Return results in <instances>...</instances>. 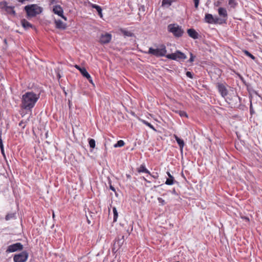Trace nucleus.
Returning <instances> with one entry per match:
<instances>
[{
  "label": "nucleus",
  "mask_w": 262,
  "mask_h": 262,
  "mask_svg": "<svg viewBox=\"0 0 262 262\" xmlns=\"http://www.w3.org/2000/svg\"><path fill=\"white\" fill-rule=\"evenodd\" d=\"M39 98V94H36L33 92H27L22 96L21 106L26 110H31L35 106Z\"/></svg>",
  "instance_id": "f257e3e1"
},
{
  "label": "nucleus",
  "mask_w": 262,
  "mask_h": 262,
  "mask_svg": "<svg viewBox=\"0 0 262 262\" xmlns=\"http://www.w3.org/2000/svg\"><path fill=\"white\" fill-rule=\"evenodd\" d=\"M25 10L28 17H34L42 11V8L36 4L26 6L25 7Z\"/></svg>",
  "instance_id": "f03ea898"
},
{
  "label": "nucleus",
  "mask_w": 262,
  "mask_h": 262,
  "mask_svg": "<svg viewBox=\"0 0 262 262\" xmlns=\"http://www.w3.org/2000/svg\"><path fill=\"white\" fill-rule=\"evenodd\" d=\"M166 47L164 45L159 46L157 49L149 48L148 51L147 52L149 54H151L157 57L166 56Z\"/></svg>",
  "instance_id": "7ed1b4c3"
},
{
  "label": "nucleus",
  "mask_w": 262,
  "mask_h": 262,
  "mask_svg": "<svg viewBox=\"0 0 262 262\" xmlns=\"http://www.w3.org/2000/svg\"><path fill=\"white\" fill-rule=\"evenodd\" d=\"M167 29L169 32L172 33L177 37H181L184 33V31L182 27L176 24H169L167 27Z\"/></svg>",
  "instance_id": "20e7f679"
},
{
  "label": "nucleus",
  "mask_w": 262,
  "mask_h": 262,
  "mask_svg": "<svg viewBox=\"0 0 262 262\" xmlns=\"http://www.w3.org/2000/svg\"><path fill=\"white\" fill-rule=\"evenodd\" d=\"M166 58L172 60L185 59L186 56L182 52L177 51L175 53L167 54L166 55Z\"/></svg>",
  "instance_id": "39448f33"
},
{
  "label": "nucleus",
  "mask_w": 262,
  "mask_h": 262,
  "mask_svg": "<svg viewBox=\"0 0 262 262\" xmlns=\"http://www.w3.org/2000/svg\"><path fill=\"white\" fill-rule=\"evenodd\" d=\"M28 257V254L26 251H23L19 254L15 255L13 257L15 262H25Z\"/></svg>",
  "instance_id": "423d86ee"
},
{
  "label": "nucleus",
  "mask_w": 262,
  "mask_h": 262,
  "mask_svg": "<svg viewBox=\"0 0 262 262\" xmlns=\"http://www.w3.org/2000/svg\"><path fill=\"white\" fill-rule=\"evenodd\" d=\"M23 248V245L20 243H17L8 247L6 250L7 252H14L17 250H22Z\"/></svg>",
  "instance_id": "0eeeda50"
},
{
  "label": "nucleus",
  "mask_w": 262,
  "mask_h": 262,
  "mask_svg": "<svg viewBox=\"0 0 262 262\" xmlns=\"http://www.w3.org/2000/svg\"><path fill=\"white\" fill-rule=\"evenodd\" d=\"M53 12L58 15V16L61 17L64 20L67 21V18L66 17L63 16V10L62 7L60 5H56L54 6L53 9Z\"/></svg>",
  "instance_id": "6e6552de"
},
{
  "label": "nucleus",
  "mask_w": 262,
  "mask_h": 262,
  "mask_svg": "<svg viewBox=\"0 0 262 262\" xmlns=\"http://www.w3.org/2000/svg\"><path fill=\"white\" fill-rule=\"evenodd\" d=\"M112 39V35L109 33L101 34L99 41L102 44L107 43L110 42Z\"/></svg>",
  "instance_id": "1a4fd4ad"
},
{
  "label": "nucleus",
  "mask_w": 262,
  "mask_h": 262,
  "mask_svg": "<svg viewBox=\"0 0 262 262\" xmlns=\"http://www.w3.org/2000/svg\"><path fill=\"white\" fill-rule=\"evenodd\" d=\"M205 21L209 24L217 23L219 18L217 17H214L211 14H206L205 17Z\"/></svg>",
  "instance_id": "9d476101"
},
{
  "label": "nucleus",
  "mask_w": 262,
  "mask_h": 262,
  "mask_svg": "<svg viewBox=\"0 0 262 262\" xmlns=\"http://www.w3.org/2000/svg\"><path fill=\"white\" fill-rule=\"evenodd\" d=\"M54 23L56 28L58 29L65 30L67 28V24L60 19H55Z\"/></svg>",
  "instance_id": "9b49d317"
},
{
  "label": "nucleus",
  "mask_w": 262,
  "mask_h": 262,
  "mask_svg": "<svg viewBox=\"0 0 262 262\" xmlns=\"http://www.w3.org/2000/svg\"><path fill=\"white\" fill-rule=\"evenodd\" d=\"M217 89L219 92L223 97H224L226 96H227L228 92L224 85H223V84H218Z\"/></svg>",
  "instance_id": "f8f14e48"
},
{
  "label": "nucleus",
  "mask_w": 262,
  "mask_h": 262,
  "mask_svg": "<svg viewBox=\"0 0 262 262\" xmlns=\"http://www.w3.org/2000/svg\"><path fill=\"white\" fill-rule=\"evenodd\" d=\"M187 33L188 35L193 39H197L199 37V34L193 29H189L187 30Z\"/></svg>",
  "instance_id": "ddd939ff"
},
{
  "label": "nucleus",
  "mask_w": 262,
  "mask_h": 262,
  "mask_svg": "<svg viewBox=\"0 0 262 262\" xmlns=\"http://www.w3.org/2000/svg\"><path fill=\"white\" fill-rule=\"evenodd\" d=\"M123 243V239H118L117 240H116L114 244V248H113V251H116V252L118 250V249L120 248Z\"/></svg>",
  "instance_id": "4468645a"
},
{
  "label": "nucleus",
  "mask_w": 262,
  "mask_h": 262,
  "mask_svg": "<svg viewBox=\"0 0 262 262\" xmlns=\"http://www.w3.org/2000/svg\"><path fill=\"white\" fill-rule=\"evenodd\" d=\"M218 13L219 15L223 17L226 18L227 17L228 14L227 10L225 8L223 7H220L218 9Z\"/></svg>",
  "instance_id": "2eb2a0df"
},
{
  "label": "nucleus",
  "mask_w": 262,
  "mask_h": 262,
  "mask_svg": "<svg viewBox=\"0 0 262 262\" xmlns=\"http://www.w3.org/2000/svg\"><path fill=\"white\" fill-rule=\"evenodd\" d=\"M174 138L176 139V140L177 141L178 144H179V145L180 146L181 152H183V147H184V145H185L184 141L182 139L179 138L176 135H174Z\"/></svg>",
  "instance_id": "dca6fc26"
},
{
  "label": "nucleus",
  "mask_w": 262,
  "mask_h": 262,
  "mask_svg": "<svg viewBox=\"0 0 262 262\" xmlns=\"http://www.w3.org/2000/svg\"><path fill=\"white\" fill-rule=\"evenodd\" d=\"M21 25L25 29H28L33 27V26L25 19L21 20Z\"/></svg>",
  "instance_id": "f3484780"
},
{
  "label": "nucleus",
  "mask_w": 262,
  "mask_h": 262,
  "mask_svg": "<svg viewBox=\"0 0 262 262\" xmlns=\"http://www.w3.org/2000/svg\"><path fill=\"white\" fill-rule=\"evenodd\" d=\"M169 178L167 179L165 184L168 185H171L173 184V177L171 175L169 172H167Z\"/></svg>",
  "instance_id": "a211bd4d"
},
{
  "label": "nucleus",
  "mask_w": 262,
  "mask_h": 262,
  "mask_svg": "<svg viewBox=\"0 0 262 262\" xmlns=\"http://www.w3.org/2000/svg\"><path fill=\"white\" fill-rule=\"evenodd\" d=\"M92 7L93 8L96 9L99 15L102 17V9L100 6L97 5L96 4H91Z\"/></svg>",
  "instance_id": "6ab92c4d"
},
{
  "label": "nucleus",
  "mask_w": 262,
  "mask_h": 262,
  "mask_svg": "<svg viewBox=\"0 0 262 262\" xmlns=\"http://www.w3.org/2000/svg\"><path fill=\"white\" fill-rule=\"evenodd\" d=\"M137 171L138 172H145L150 174V172L146 168L145 165L143 164L140 165V166L138 168Z\"/></svg>",
  "instance_id": "aec40b11"
},
{
  "label": "nucleus",
  "mask_w": 262,
  "mask_h": 262,
  "mask_svg": "<svg viewBox=\"0 0 262 262\" xmlns=\"http://www.w3.org/2000/svg\"><path fill=\"white\" fill-rule=\"evenodd\" d=\"M80 72L83 76L85 77L86 79H90V75L88 73L85 68H82V69H80Z\"/></svg>",
  "instance_id": "412c9836"
},
{
  "label": "nucleus",
  "mask_w": 262,
  "mask_h": 262,
  "mask_svg": "<svg viewBox=\"0 0 262 262\" xmlns=\"http://www.w3.org/2000/svg\"><path fill=\"white\" fill-rule=\"evenodd\" d=\"M238 5L237 0H229L228 6L231 8L234 9Z\"/></svg>",
  "instance_id": "4be33fe9"
},
{
  "label": "nucleus",
  "mask_w": 262,
  "mask_h": 262,
  "mask_svg": "<svg viewBox=\"0 0 262 262\" xmlns=\"http://www.w3.org/2000/svg\"><path fill=\"white\" fill-rule=\"evenodd\" d=\"M174 1V0H163L162 5V6L164 7H168L171 5L172 3Z\"/></svg>",
  "instance_id": "5701e85b"
},
{
  "label": "nucleus",
  "mask_w": 262,
  "mask_h": 262,
  "mask_svg": "<svg viewBox=\"0 0 262 262\" xmlns=\"http://www.w3.org/2000/svg\"><path fill=\"white\" fill-rule=\"evenodd\" d=\"M121 32L125 36L130 37V36H132L133 35V33L132 32H130V31H127L124 29H121Z\"/></svg>",
  "instance_id": "b1692460"
},
{
  "label": "nucleus",
  "mask_w": 262,
  "mask_h": 262,
  "mask_svg": "<svg viewBox=\"0 0 262 262\" xmlns=\"http://www.w3.org/2000/svg\"><path fill=\"white\" fill-rule=\"evenodd\" d=\"M8 13H11L13 14H15V11L13 10V8L11 6H8L5 9Z\"/></svg>",
  "instance_id": "393cba45"
},
{
  "label": "nucleus",
  "mask_w": 262,
  "mask_h": 262,
  "mask_svg": "<svg viewBox=\"0 0 262 262\" xmlns=\"http://www.w3.org/2000/svg\"><path fill=\"white\" fill-rule=\"evenodd\" d=\"M124 145V142L123 140H119L117 142L116 144H115L114 146V147H122Z\"/></svg>",
  "instance_id": "a878e982"
},
{
  "label": "nucleus",
  "mask_w": 262,
  "mask_h": 262,
  "mask_svg": "<svg viewBox=\"0 0 262 262\" xmlns=\"http://www.w3.org/2000/svg\"><path fill=\"white\" fill-rule=\"evenodd\" d=\"M142 122L145 125H146L147 126H149L150 128H151L152 130L156 131V129H155V128L154 127V126L152 125H151L150 123L148 122L147 121H145V120H142Z\"/></svg>",
  "instance_id": "bb28decb"
},
{
  "label": "nucleus",
  "mask_w": 262,
  "mask_h": 262,
  "mask_svg": "<svg viewBox=\"0 0 262 262\" xmlns=\"http://www.w3.org/2000/svg\"><path fill=\"white\" fill-rule=\"evenodd\" d=\"M113 211L114 213V221L116 222L118 217V212L116 207H113Z\"/></svg>",
  "instance_id": "cd10ccee"
},
{
  "label": "nucleus",
  "mask_w": 262,
  "mask_h": 262,
  "mask_svg": "<svg viewBox=\"0 0 262 262\" xmlns=\"http://www.w3.org/2000/svg\"><path fill=\"white\" fill-rule=\"evenodd\" d=\"M89 145L90 147L94 148L95 147V141L93 139H91L89 140Z\"/></svg>",
  "instance_id": "c85d7f7f"
},
{
  "label": "nucleus",
  "mask_w": 262,
  "mask_h": 262,
  "mask_svg": "<svg viewBox=\"0 0 262 262\" xmlns=\"http://www.w3.org/2000/svg\"><path fill=\"white\" fill-rule=\"evenodd\" d=\"M178 113L181 117H185L188 118L187 113L184 111H180L178 112Z\"/></svg>",
  "instance_id": "c756f323"
},
{
  "label": "nucleus",
  "mask_w": 262,
  "mask_h": 262,
  "mask_svg": "<svg viewBox=\"0 0 262 262\" xmlns=\"http://www.w3.org/2000/svg\"><path fill=\"white\" fill-rule=\"evenodd\" d=\"M15 216V214L14 213H11V214H7L6 216V220H9L12 218H13Z\"/></svg>",
  "instance_id": "7c9ffc66"
},
{
  "label": "nucleus",
  "mask_w": 262,
  "mask_h": 262,
  "mask_svg": "<svg viewBox=\"0 0 262 262\" xmlns=\"http://www.w3.org/2000/svg\"><path fill=\"white\" fill-rule=\"evenodd\" d=\"M0 6L2 8L4 9H6V8L8 7V6H7V4L6 2H1L0 3Z\"/></svg>",
  "instance_id": "2f4dec72"
},
{
  "label": "nucleus",
  "mask_w": 262,
  "mask_h": 262,
  "mask_svg": "<svg viewBox=\"0 0 262 262\" xmlns=\"http://www.w3.org/2000/svg\"><path fill=\"white\" fill-rule=\"evenodd\" d=\"M244 53L246 55L250 57L251 59H255V57L253 55H252L250 53H249L248 51L245 50V51H244Z\"/></svg>",
  "instance_id": "473e14b6"
},
{
  "label": "nucleus",
  "mask_w": 262,
  "mask_h": 262,
  "mask_svg": "<svg viewBox=\"0 0 262 262\" xmlns=\"http://www.w3.org/2000/svg\"><path fill=\"white\" fill-rule=\"evenodd\" d=\"M158 201H159V203L161 205H164L165 204V201H164L163 199H162V198H158Z\"/></svg>",
  "instance_id": "72a5a7b5"
},
{
  "label": "nucleus",
  "mask_w": 262,
  "mask_h": 262,
  "mask_svg": "<svg viewBox=\"0 0 262 262\" xmlns=\"http://www.w3.org/2000/svg\"><path fill=\"white\" fill-rule=\"evenodd\" d=\"M19 126L22 127L23 128H24L26 126V122H24L23 121H21L19 123Z\"/></svg>",
  "instance_id": "f704fd0d"
},
{
  "label": "nucleus",
  "mask_w": 262,
  "mask_h": 262,
  "mask_svg": "<svg viewBox=\"0 0 262 262\" xmlns=\"http://www.w3.org/2000/svg\"><path fill=\"white\" fill-rule=\"evenodd\" d=\"M186 76H187L188 77H189V78H191V79H192V78H193V75H192V73H191L190 72H189V71H187V72H186Z\"/></svg>",
  "instance_id": "c9c22d12"
},
{
  "label": "nucleus",
  "mask_w": 262,
  "mask_h": 262,
  "mask_svg": "<svg viewBox=\"0 0 262 262\" xmlns=\"http://www.w3.org/2000/svg\"><path fill=\"white\" fill-rule=\"evenodd\" d=\"M194 3V7L196 9L198 8L200 0H193Z\"/></svg>",
  "instance_id": "e433bc0d"
},
{
  "label": "nucleus",
  "mask_w": 262,
  "mask_h": 262,
  "mask_svg": "<svg viewBox=\"0 0 262 262\" xmlns=\"http://www.w3.org/2000/svg\"><path fill=\"white\" fill-rule=\"evenodd\" d=\"M190 58L189 61L190 62H192L194 61V59L195 57V56H193L191 53H190Z\"/></svg>",
  "instance_id": "4c0bfd02"
},
{
  "label": "nucleus",
  "mask_w": 262,
  "mask_h": 262,
  "mask_svg": "<svg viewBox=\"0 0 262 262\" xmlns=\"http://www.w3.org/2000/svg\"><path fill=\"white\" fill-rule=\"evenodd\" d=\"M3 147L4 145L3 143V141L2 139L1 135H0V148L3 149Z\"/></svg>",
  "instance_id": "58836bf2"
},
{
  "label": "nucleus",
  "mask_w": 262,
  "mask_h": 262,
  "mask_svg": "<svg viewBox=\"0 0 262 262\" xmlns=\"http://www.w3.org/2000/svg\"><path fill=\"white\" fill-rule=\"evenodd\" d=\"M75 67L77 69H78L79 71H80V69H82V68H80V67L79 66H78V65H75Z\"/></svg>",
  "instance_id": "ea45409f"
},
{
  "label": "nucleus",
  "mask_w": 262,
  "mask_h": 262,
  "mask_svg": "<svg viewBox=\"0 0 262 262\" xmlns=\"http://www.w3.org/2000/svg\"><path fill=\"white\" fill-rule=\"evenodd\" d=\"M87 79L89 81V82H90V83H91L92 84H93V85H94V83H93V82L92 79V78H91V76H90V79Z\"/></svg>",
  "instance_id": "a19ab883"
},
{
  "label": "nucleus",
  "mask_w": 262,
  "mask_h": 262,
  "mask_svg": "<svg viewBox=\"0 0 262 262\" xmlns=\"http://www.w3.org/2000/svg\"><path fill=\"white\" fill-rule=\"evenodd\" d=\"M1 152L2 153V154L5 156V153H4V147L2 148H1Z\"/></svg>",
  "instance_id": "79ce46f5"
},
{
  "label": "nucleus",
  "mask_w": 262,
  "mask_h": 262,
  "mask_svg": "<svg viewBox=\"0 0 262 262\" xmlns=\"http://www.w3.org/2000/svg\"><path fill=\"white\" fill-rule=\"evenodd\" d=\"M69 106L70 108L71 106V101L70 100H69Z\"/></svg>",
  "instance_id": "37998d69"
},
{
  "label": "nucleus",
  "mask_w": 262,
  "mask_h": 262,
  "mask_svg": "<svg viewBox=\"0 0 262 262\" xmlns=\"http://www.w3.org/2000/svg\"><path fill=\"white\" fill-rule=\"evenodd\" d=\"M244 220H245L246 221H249V219L248 217H244Z\"/></svg>",
  "instance_id": "c03bdc74"
},
{
  "label": "nucleus",
  "mask_w": 262,
  "mask_h": 262,
  "mask_svg": "<svg viewBox=\"0 0 262 262\" xmlns=\"http://www.w3.org/2000/svg\"><path fill=\"white\" fill-rule=\"evenodd\" d=\"M110 188H111L112 190L115 191V188H114L113 186H110Z\"/></svg>",
  "instance_id": "a18cd8bd"
},
{
  "label": "nucleus",
  "mask_w": 262,
  "mask_h": 262,
  "mask_svg": "<svg viewBox=\"0 0 262 262\" xmlns=\"http://www.w3.org/2000/svg\"><path fill=\"white\" fill-rule=\"evenodd\" d=\"M143 179H144L145 181H146L147 182H148V183H150V182H149V181H147V180L145 178H143Z\"/></svg>",
  "instance_id": "49530a36"
},
{
  "label": "nucleus",
  "mask_w": 262,
  "mask_h": 262,
  "mask_svg": "<svg viewBox=\"0 0 262 262\" xmlns=\"http://www.w3.org/2000/svg\"><path fill=\"white\" fill-rule=\"evenodd\" d=\"M63 91H64V93L65 95H67V92L65 91V90H64V89L63 90Z\"/></svg>",
  "instance_id": "de8ad7c7"
},
{
  "label": "nucleus",
  "mask_w": 262,
  "mask_h": 262,
  "mask_svg": "<svg viewBox=\"0 0 262 262\" xmlns=\"http://www.w3.org/2000/svg\"><path fill=\"white\" fill-rule=\"evenodd\" d=\"M58 78H60V77H61V76H60V74H58Z\"/></svg>",
  "instance_id": "09e8293b"
},
{
  "label": "nucleus",
  "mask_w": 262,
  "mask_h": 262,
  "mask_svg": "<svg viewBox=\"0 0 262 262\" xmlns=\"http://www.w3.org/2000/svg\"><path fill=\"white\" fill-rule=\"evenodd\" d=\"M54 216H55L54 213V212H53V217L54 218Z\"/></svg>",
  "instance_id": "8fccbe9b"
},
{
  "label": "nucleus",
  "mask_w": 262,
  "mask_h": 262,
  "mask_svg": "<svg viewBox=\"0 0 262 262\" xmlns=\"http://www.w3.org/2000/svg\"><path fill=\"white\" fill-rule=\"evenodd\" d=\"M88 221L89 223L90 224V221H89V220L88 219Z\"/></svg>",
  "instance_id": "3c124183"
},
{
  "label": "nucleus",
  "mask_w": 262,
  "mask_h": 262,
  "mask_svg": "<svg viewBox=\"0 0 262 262\" xmlns=\"http://www.w3.org/2000/svg\"><path fill=\"white\" fill-rule=\"evenodd\" d=\"M52 2H54L55 0H51Z\"/></svg>",
  "instance_id": "603ef678"
}]
</instances>
